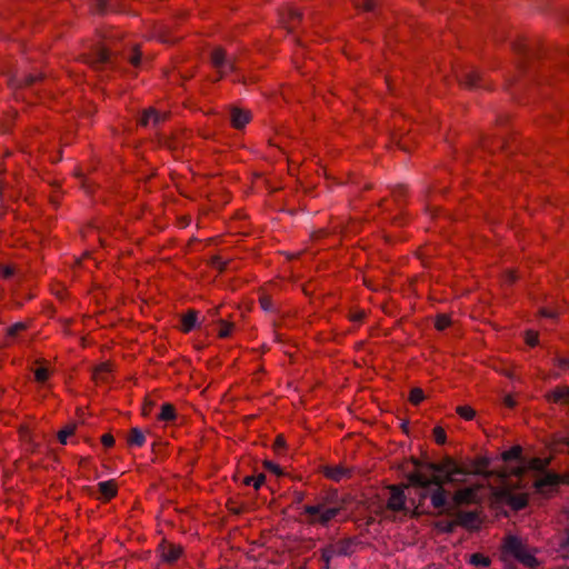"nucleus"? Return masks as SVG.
I'll use <instances>...</instances> for the list:
<instances>
[{"instance_id":"2eb2a0df","label":"nucleus","mask_w":569,"mask_h":569,"mask_svg":"<svg viewBox=\"0 0 569 569\" xmlns=\"http://www.w3.org/2000/svg\"><path fill=\"white\" fill-rule=\"evenodd\" d=\"M197 319H198L197 312L190 310L187 315H184L182 317L181 330L184 332H189L190 330H192L196 327Z\"/></svg>"},{"instance_id":"603ef678","label":"nucleus","mask_w":569,"mask_h":569,"mask_svg":"<svg viewBox=\"0 0 569 569\" xmlns=\"http://www.w3.org/2000/svg\"><path fill=\"white\" fill-rule=\"evenodd\" d=\"M34 81V78L33 77H29L27 80H26V84H30Z\"/></svg>"},{"instance_id":"a18cd8bd","label":"nucleus","mask_w":569,"mask_h":569,"mask_svg":"<svg viewBox=\"0 0 569 569\" xmlns=\"http://www.w3.org/2000/svg\"><path fill=\"white\" fill-rule=\"evenodd\" d=\"M332 556H333V551L332 550H329V549L323 550L322 558L326 561V569H328V563H329V560L331 559Z\"/></svg>"},{"instance_id":"4468645a","label":"nucleus","mask_w":569,"mask_h":569,"mask_svg":"<svg viewBox=\"0 0 569 569\" xmlns=\"http://www.w3.org/2000/svg\"><path fill=\"white\" fill-rule=\"evenodd\" d=\"M88 63L93 67H98L99 64H103L108 61V51L106 47L97 48L94 56L88 58Z\"/></svg>"},{"instance_id":"2f4dec72","label":"nucleus","mask_w":569,"mask_h":569,"mask_svg":"<svg viewBox=\"0 0 569 569\" xmlns=\"http://www.w3.org/2000/svg\"><path fill=\"white\" fill-rule=\"evenodd\" d=\"M520 453H521V448L520 447H513L510 450H507V451H505L502 453V459L503 460L518 459L520 457Z\"/></svg>"},{"instance_id":"9d476101","label":"nucleus","mask_w":569,"mask_h":569,"mask_svg":"<svg viewBox=\"0 0 569 569\" xmlns=\"http://www.w3.org/2000/svg\"><path fill=\"white\" fill-rule=\"evenodd\" d=\"M489 466V460L485 457L479 458L471 462L470 469L467 470L462 468L466 473L462 476H459L460 479L465 480V477L468 475H483L486 472L487 467Z\"/></svg>"},{"instance_id":"4d7b16f0","label":"nucleus","mask_w":569,"mask_h":569,"mask_svg":"<svg viewBox=\"0 0 569 569\" xmlns=\"http://www.w3.org/2000/svg\"><path fill=\"white\" fill-rule=\"evenodd\" d=\"M521 471H522L521 469H518L516 473H517V475H520V473H521Z\"/></svg>"},{"instance_id":"ea45409f","label":"nucleus","mask_w":569,"mask_h":569,"mask_svg":"<svg viewBox=\"0 0 569 569\" xmlns=\"http://www.w3.org/2000/svg\"><path fill=\"white\" fill-rule=\"evenodd\" d=\"M264 467L273 472L274 475H281V470L278 465L271 462V461H264Z\"/></svg>"},{"instance_id":"f704fd0d","label":"nucleus","mask_w":569,"mask_h":569,"mask_svg":"<svg viewBox=\"0 0 569 569\" xmlns=\"http://www.w3.org/2000/svg\"><path fill=\"white\" fill-rule=\"evenodd\" d=\"M433 436H435V440L437 443H440V445L445 443L446 432L442 428H440V427L435 428Z\"/></svg>"},{"instance_id":"a19ab883","label":"nucleus","mask_w":569,"mask_h":569,"mask_svg":"<svg viewBox=\"0 0 569 569\" xmlns=\"http://www.w3.org/2000/svg\"><path fill=\"white\" fill-rule=\"evenodd\" d=\"M140 59H141V58H140V52L138 51V49H137V48H134V49H133V54L129 58V60H130L131 64H133V66H136V67H137V66H139V63H140Z\"/></svg>"},{"instance_id":"79ce46f5","label":"nucleus","mask_w":569,"mask_h":569,"mask_svg":"<svg viewBox=\"0 0 569 569\" xmlns=\"http://www.w3.org/2000/svg\"><path fill=\"white\" fill-rule=\"evenodd\" d=\"M101 441H102L103 446L111 447L114 443V438L111 435L106 433L102 436Z\"/></svg>"},{"instance_id":"a878e982","label":"nucleus","mask_w":569,"mask_h":569,"mask_svg":"<svg viewBox=\"0 0 569 569\" xmlns=\"http://www.w3.org/2000/svg\"><path fill=\"white\" fill-rule=\"evenodd\" d=\"M425 399V393L420 388H413L410 391L409 400L412 405H419Z\"/></svg>"},{"instance_id":"8fccbe9b","label":"nucleus","mask_w":569,"mask_h":569,"mask_svg":"<svg viewBox=\"0 0 569 569\" xmlns=\"http://www.w3.org/2000/svg\"><path fill=\"white\" fill-rule=\"evenodd\" d=\"M104 7V0H99L97 11L102 12Z\"/></svg>"},{"instance_id":"0eeeda50","label":"nucleus","mask_w":569,"mask_h":569,"mask_svg":"<svg viewBox=\"0 0 569 569\" xmlns=\"http://www.w3.org/2000/svg\"><path fill=\"white\" fill-rule=\"evenodd\" d=\"M182 552V548L178 545L162 543L160 546V556L167 562L176 561Z\"/></svg>"},{"instance_id":"a211bd4d","label":"nucleus","mask_w":569,"mask_h":569,"mask_svg":"<svg viewBox=\"0 0 569 569\" xmlns=\"http://www.w3.org/2000/svg\"><path fill=\"white\" fill-rule=\"evenodd\" d=\"M508 502L516 510L522 509L527 505V496L523 493L509 495Z\"/></svg>"},{"instance_id":"20e7f679","label":"nucleus","mask_w":569,"mask_h":569,"mask_svg":"<svg viewBox=\"0 0 569 569\" xmlns=\"http://www.w3.org/2000/svg\"><path fill=\"white\" fill-rule=\"evenodd\" d=\"M477 487H468L456 491L453 502L457 506L473 503L477 500Z\"/></svg>"},{"instance_id":"f03ea898","label":"nucleus","mask_w":569,"mask_h":569,"mask_svg":"<svg viewBox=\"0 0 569 569\" xmlns=\"http://www.w3.org/2000/svg\"><path fill=\"white\" fill-rule=\"evenodd\" d=\"M303 510L308 516L309 523L327 526L342 510V506H328L326 502H319L306 506Z\"/></svg>"},{"instance_id":"13d9d810","label":"nucleus","mask_w":569,"mask_h":569,"mask_svg":"<svg viewBox=\"0 0 569 569\" xmlns=\"http://www.w3.org/2000/svg\"><path fill=\"white\" fill-rule=\"evenodd\" d=\"M567 445L569 446V441H567Z\"/></svg>"},{"instance_id":"09e8293b","label":"nucleus","mask_w":569,"mask_h":569,"mask_svg":"<svg viewBox=\"0 0 569 569\" xmlns=\"http://www.w3.org/2000/svg\"><path fill=\"white\" fill-rule=\"evenodd\" d=\"M505 280L509 283L513 282L516 280V276L513 271H507L505 274Z\"/></svg>"},{"instance_id":"5701e85b","label":"nucleus","mask_w":569,"mask_h":569,"mask_svg":"<svg viewBox=\"0 0 569 569\" xmlns=\"http://www.w3.org/2000/svg\"><path fill=\"white\" fill-rule=\"evenodd\" d=\"M469 561L475 566L488 567L490 565V559L481 553H472Z\"/></svg>"},{"instance_id":"f8f14e48","label":"nucleus","mask_w":569,"mask_h":569,"mask_svg":"<svg viewBox=\"0 0 569 569\" xmlns=\"http://www.w3.org/2000/svg\"><path fill=\"white\" fill-rule=\"evenodd\" d=\"M503 549L507 553L517 558V556L520 555L525 547L518 538L509 537L505 541Z\"/></svg>"},{"instance_id":"58836bf2","label":"nucleus","mask_w":569,"mask_h":569,"mask_svg":"<svg viewBox=\"0 0 569 569\" xmlns=\"http://www.w3.org/2000/svg\"><path fill=\"white\" fill-rule=\"evenodd\" d=\"M24 329V325L23 323H16L13 325L12 327H10L8 329V336H16L19 331L23 330Z\"/></svg>"},{"instance_id":"864d4df0","label":"nucleus","mask_w":569,"mask_h":569,"mask_svg":"<svg viewBox=\"0 0 569 569\" xmlns=\"http://www.w3.org/2000/svg\"><path fill=\"white\" fill-rule=\"evenodd\" d=\"M361 317H362V315H361V313L356 315L355 320H359Z\"/></svg>"},{"instance_id":"b1692460","label":"nucleus","mask_w":569,"mask_h":569,"mask_svg":"<svg viewBox=\"0 0 569 569\" xmlns=\"http://www.w3.org/2000/svg\"><path fill=\"white\" fill-rule=\"evenodd\" d=\"M111 371V366L109 363H101L94 370L93 378L96 381H102L104 379V375Z\"/></svg>"},{"instance_id":"393cba45","label":"nucleus","mask_w":569,"mask_h":569,"mask_svg":"<svg viewBox=\"0 0 569 569\" xmlns=\"http://www.w3.org/2000/svg\"><path fill=\"white\" fill-rule=\"evenodd\" d=\"M76 430V426L74 425H71V426H67L64 427L62 430L59 431L58 433V438H59V441L62 443V445H66L67 443V439L68 437L72 436L73 432Z\"/></svg>"},{"instance_id":"412c9836","label":"nucleus","mask_w":569,"mask_h":569,"mask_svg":"<svg viewBox=\"0 0 569 569\" xmlns=\"http://www.w3.org/2000/svg\"><path fill=\"white\" fill-rule=\"evenodd\" d=\"M517 559L528 567H535L537 563L536 558L526 549H523L520 555L517 556Z\"/></svg>"},{"instance_id":"5fc2aeb1","label":"nucleus","mask_w":569,"mask_h":569,"mask_svg":"<svg viewBox=\"0 0 569 569\" xmlns=\"http://www.w3.org/2000/svg\"><path fill=\"white\" fill-rule=\"evenodd\" d=\"M562 363L569 367V360H563Z\"/></svg>"},{"instance_id":"3c124183","label":"nucleus","mask_w":569,"mask_h":569,"mask_svg":"<svg viewBox=\"0 0 569 569\" xmlns=\"http://www.w3.org/2000/svg\"><path fill=\"white\" fill-rule=\"evenodd\" d=\"M541 315H542V316H545V317H553V316H555V313H553V312H551V311H547V310H542V311H541Z\"/></svg>"},{"instance_id":"1a4fd4ad","label":"nucleus","mask_w":569,"mask_h":569,"mask_svg":"<svg viewBox=\"0 0 569 569\" xmlns=\"http://www.w3.org/2000/svg\"><path fill=\"white\" fill-rule=\"evenodd\" d=\"M547 398L551 402L569 406V388L566 386L558 387Z\"/></svg>"},{"instance_id":"f257e3e1","label":"nucleus","mask_w":569,"mask_h":569,"mask_svg":"<svg viewBox=\"0 0 569 569\" xmlns=\"http://www.w3.org/2000/svg\"><path fill=\"white\" fill-rule=\"evenodd\" d=\"M426 469L435 475L428 478L423 471H417L409 475V482L420 487H427L431 483L436 485L437 489L431 495V502L435 508H441L447 502V492L442 485L447 482H463V479H460L459 476L465 475L466 471L451 458H446L439 463H428Z\"/></svg>"},{"instance_id":"dca6fc26","label":"nucleus","mask_w":569,"mask_h":569,"mask_svg":"<svg viewBox=\"0 0 569 569\" xmlns=\"http://www.w3.org/2000/svg\"><path fill=\"white\" fill-rule=\"evenodd\" d=\"M99 491L106 499H111L117 493V485L114 481H103L99 483Z\"/></svg>"},{"instance_id":"c85d7f7f","label":"nucleus","mask_w":569,"mask_h":569,"mask_svg":"<svg viewBox=\"0 0 569 569\" xmlns=\"http://www.w3.org/2000/svg\"><path fill=\"white\" fill-rule=\"evenodd\" d=\"M476 520V515L472 512H461L458 515V522L462 526H470Z\"/></svg>"},{"instance_id":"de8ad7c7","label":"nucleus","mask_w":569,"mask_h":569,"mask_svg":"<svg viewBox=\"0 0 569 569\" xmlns=\"http://www.w3.org/2000/svg\"><path fill=\"white\" fill-rule=\"evenodd\" d=\"M13 273V270L11 267L7 266L1 269V276L3 278H9Z\"/></svg>"},{"instance_id":"72a5a7b5","label":"nucleus","mask_w":569,"mask_h":569,"mask_svg":"<svg viewBox=\"0 0 569 569\" xmlns=\"http://www.w3.org/2000/svg\"><path fill=\"white\" fill-rule=\"evenodd\" d=\"M548 465V460H541L539 458H535L529 462V468L533 470H541Z\"/></svg>"},{"instance_id":"e433bc0d","label":"nucleus","mask_w":569,"mask_h":569,"mask_svg":"<svg viewBox=\"0 0 569 569\" xmlns=\"http://www.w3.org/2000/svg\"><path fill=\"white\" fill-rule=\"evenodd\" d=\"M260 306L264 311H271L272 310V301L271 298L268 296H262L260 298Z\"/></svg>"},{"instance_id":"49530a36","label":"nucleus","mask_w":569,"mask_h":569,"mask_svg":"<svg viewBox=\"0 0 569 569\" xmlns=\"http://www.w3.org/2000/svg\"><path fill=\"white\" fill-rule=\"evenodd\" d=\"M273 446L277 451L280 450L281 448H283L284 447V438L282 436H278Z\"/></svg>"},{"instance_id":"423d86ee","label":"nucleus","mask_w":569,"mask_h":569,"mask_svg":"<svg viewBox=\"0 0 569 569\" xmlns=\"http://www.w3.org/2000/svg\"><path fill=\"white\" fill-rule=\"evenodd\" d=\"M388 508L393 511H399L405 508L403 491L398 487H390V497L388 499Z\"/></svg>"},{"instance_id":"f3484780","label":"nucleus","mask_w":569,"mask_h":569,"mask_svg":"<svg viewBox=\"0 0 569 569\" xmlns=\"http://www.w3.org/2000/svg\"><path fill=\"white\" fill-rule=\"evenodd\" d=\"M176 418L174 407L170 403H164L161 407V411L158 419L161 421H172Z\"/></svg>"},{"instance_id":"7ed1b4c3","label":"nucleus","mask_w":569,"mask_h":569,"mask_svg":"<svg viewBox=\"0 0 569 569\" xmlns=\"http://www.w3.org/2000/svg\"><path fill=\"white\" fill-rule=\"evenodd\" d=\"M212 67L219 72L220 77L234 70V60L227 56L222 48H214L211 52Z\"/></svg>"},{"instance_id":"473e14b6","label":"nucleus","mask_w":569,"mask_h":569,"mask_svg":"<svg viewBox=\"0 0 569 569\" xmlns=\"http://www.w3.org/2000/svg\"><path fill=\"white\" fill-rule=\"evenodd\" d=\"M34 376L38 382H44L49 378L50 372L47 368L40 367L34 371Z\"/></svg>"},{"instance_id":"c756f323","label":"nucleus","mask_w":569,"mask_h":569,"mask_svg":"<svg viewBox=\"0 0 569 569\" xmlns=\"http://www.w3.org/2000/svg\"><path fill=\"white\" fill-rule=\"evenodd\" d=\"M450 325V318L447 315H439L436 318L435 326L438 330H445Z\"/></svg>"},{"instance_id":"4be33fe9","label":"nucleus","mask_w":569,"mask_h":569,"mask_svg":"<svg viewBox=\"0 0 569 569\" xmlns=\"http://www.w3.org/2000/svg\"><path fill=\"white\" fill-rule=\"evenodd\" d=\"M517 559L528 567H535L537 563L536 558L526 549H523L520 555L517 556Z\"/></svg>"},{"instance_id":"ddd939ff","label":"nucleus","mask_w":569,"mask_h":569,"mask_svg":"<svg viewBox=\"0 0 569 569\" xmlns=\"http://www.w3.org/2000/svg\"><path fill=\"white\" fill-rule=\"evenodd\" d=\"M348 473L349 471L340 466L325 468V475L335 481L342 480L343 478L348 477Z\"/></svg>"},{"instance_id":"cd10ccee","label":"nucleus","mask_w":569,"mask_h":569,"mask_svg":"<svg viewBox=\"0 0 569 569\" xmlns=\"http://www.w3.org/2000/svg\"><path fill=\"white\" fill-rule=\"evenodd\" d=\"M263 481H264V476L259 475L257 477H246L243 480V483L247 486H253L256 489H259L260 486L263 483Z\"/></svg>"},{"instance_id":"37998d69","label":"nucleus","mask_w":569,"mask_h":569,"mask_svg":"<svg viewBox=\"0 0 569 569\" xmlns=\"http://www.w3.org/2000/svg\"><path fill=\"white\" fill-rule=\"evenodd\" d=\"M363 10L370 11L375 7L373 0H363L361 4H359Z\"/></svg>"},{"instance_id":"4c0bfd02","label":"nucleus","mask_w":569,"mask_h":569,"mask_svg":"<svg viewBox=\"0 0 569 569\" xmlns=\"http://www.w3.org/2000/svg\"><path fill=\"white\" fill-rule=\"evenodd\" d=\"M287 11V16H288V21H286L283 19V22H289L291 20H295V19H299L300 18V13L298 10L293 9V8H287L286 9Z\"/></svg>"},{"instance_id":"6e6552de","label":"nucleus","mask_w":569,"mask_h":569,"mask_svg":"<svg viewBox=\"0 0 569 569\" xmlns=\"http://www.w3.org/2000/svg\"><path fill=\"white\" fill-rule=\"evenodd\" d=\"M231 123L234 128L241 129L250 121V112L247 110H242L239 108H233L231 110Z\"/></svg>"},{"instance_id":"c9c22d12","label":"nucleus","mask_w":569,"mask_h":569,"mask_svg":"<svg viewBox=\"0 0 569 569\" xmlns=\"http://www.w3.org/2000/svg\"><path fill=\"white\" fill-rule=\"evenodd\" d=\"M526 342L533 347L538 343V333L536 331H532V330H528L526 332Z\"/></svg>"},{"instance_id":"39448f33","label":"nucleus","mask_w":569,"mask_h":569,"mask_svg":"<svg viewBox=\"0 0 569 569\" xmlns=\"http://www.w3.org/2000/svg\"><path fill=\"white\" fill-rule=\"evenodd\" d=\"M558 482L559 478L557 475L547 473L537 479L535 486L539 492L547 493L550 489L556 487Z\"/></svg>"},{"instance_id":"6ab92c4d","label":"nucleus","mask_w":569,"mask_h":569,"mask_svg":"<svg viewBox=\"0 0 569 569\" xmlns=\"http://www.w3.org/2000/svg\"><path fill=\"white\" fill-rule=\"evenodd\" d=\"M146 439L141 430L138 428H133L130 431V435L128 437V443L130 446H138L141 447L144 443Z\"/></svg>"},{"instance_id":"6e6d98bb","label":"nucleus","mask_w":569,"mask_h":569,"mask_svg":"<svg viewBox=\"0 0 569 569\" xmlns=\"http://www.w3.org/2000/svg\"><path fill=\"white\" fill-rule=\"evenodd\" d=\"M218 313V309L212 310V316H216Z\"/></svg>"},{"instance_id":"7c9ffc66","label":"nucleus","mask_w":569,"mask_h":569,"mask_svg":"<svg viewBox=\"0 0 569 569\" xmlns=\"http://www.w3.org/2000/svg\"><path fill=\"white\" fill-rule=\"evenodd\" d=\"M478 78L479 73L477 71L471 70L466 73L463 82L466 86L473 87L477 84Z\"/></svg>"},{"instance_id":"bb28decb","label":"nucleus","mask_w":569,"mask_h":569,"mask_svg":"<svg viewBox=\"0 0 569 569\" xmlns=\"http://www.w3.org/2000/svg\"><path fill=\"white\" fill-rule=\"evenodd\" d=\"M457 412L458 415L466 419V420H471L473 419L476 412L475 410L471 408V407H468V406H460L457 408Z\"/></svg>"},{"instance_id":"aec40b11","label":"nucleus","mask_w":569,"mask_h":569,"mask_svg":"<svg viewBox=\"0 0 569 569\" xmlns=\"http://www.w3.org/2000/svg\"><path fill=\"white\" fill-rule=\"evenodd\" d=\"M218 323L220 326L219 332H218L219 337L220 338L229 337L231 331H232V329H233V323L232 322H228V321L222 320V319L219 320Z\"/></svg>"},{"instance_id":"c03bdc74","label":"nucleus","mask_w":569,"mask_h":569,"mask_svg":"<svg viewBox=\"0 0 569 569\" xmlns=\"http://www.w3.org/2000/svg\"><path fill=\"white\" fill-rule=\"evenodd\" d=\"M503 403H505V406H507L509 408H513L516 406V400L513 399L512 396L507 395L503 398Z\"/></svg>"},{"instance_id":"9b49d317","label":"nucleus","mask_w":569,"mask_h":569,"mask_svg":"<svg viewBox=\"0 0 569 569\" xmlns=\"http://www.w3.org/2000/svg\"><path fill=\"white\" fill-rule=\"evenodd\" d=\"M166 119V113H160L154 109L146 110L140 119V124L148 127L150 124H157Z\"/></svg>"}]
</instances>
